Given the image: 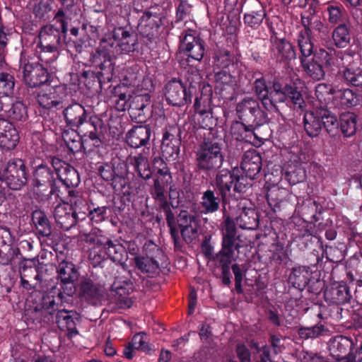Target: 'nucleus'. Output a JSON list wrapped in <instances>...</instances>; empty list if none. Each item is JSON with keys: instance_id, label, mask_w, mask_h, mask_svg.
Here are the masks:
<instances>
[{"instance_id": "f257e3e1", "label": "nucleus", "mask_w": 362, "mask_h": 362, "mask_svg": "<svg viewBox=\"0 0 362 362\" xmlns=\"http://www.w3.org/2000/svg\"><path fill=\"white\" fill-rule=\"evenodd\" d=\"M223 162L221 147L217 142L202 144L196 151V163L199 170L211 172L220 168Z\"/></svg>"}, {"instance_id": "f03ea898", "label": "nucleus", "mask_w": 362, "mask_h": 362, "mask_svg": "<svg viewBox=\"0 0 362 362\" xmlns=\"http://www.w3.org/2000/svg\"><path fill=\"white\" fill-rule=\"evenodd\" d=\"M336 59L332 53L320 49L315 53L312 62L301 58V64L306 74L315 81H320L325 76L324 67H329Z\"/></svg>"}, {"instance_id": "7ed1b4c3", "label": "nucleus", "mask_w": 362, "mask_h": 362, "mask_svg": "<svg viewBox=\"0 0 362 362\" xmlns=\"http://www.w3.org/2000/svg\"><path fill=\"white\" fill-rule=\"evenodd\" d=\"M352 35V29L346 24L341 23V48L350 46L344 52L341 51V62L345 68L360 64V57L357 53L358 47L354 45V39Z\"/></svg>"}, {"instance_id": "20e7f679", "label": "nucleus", "mask_w": 362, "mask_h": 362, "mask_svg": "<svg viewBox=\"0 0 362 362\" xmlns=\"http://www.w3.org/2000/svg\"><path fill=\"white\" fill-rule=\"evenodd\" d=\"M180 49L192 59L199 61L204 54V45L202 40L196 35V32L189 28L180 35Z\"/></svg>"}, {"instance_id": "39448f33", "label": "nucleus", "mask_w": 362, "mask_h": 362, "mask_svg": "<svg viewBox=\"0 0 362 362\" xmlns=\"http://www.w3.org/2000/svg\"><path fill=\"white\" fill-rule=\"evenodd\" d=\"M73 203V201H71ZM82 199L74 202V208L72 204L62 202L54 209L53 216L56 223L63 229L67 230L76 225L77 222L76 207L78 204H83Z\"/></svg>"}, {"instance_id": "423d86ee", "label": "nucleus", "mask_w": 362, "mask_h": 362, "mask_svg": "<svg viewBox=\"0 0 362 362\" xmlns=\"http://www.w3.org/2000/svg\"><path fill=\"white\" fill-rule=\"evenodd\" d=\"M0 178L4 180L8 185L18 189L26 183L25 168L21 160L9 162L4 171L0 174Z\"/></svg>"}, {"instance_id": "0eeeda50", "label": "nucleus", "mask_w": 362, "mask_h": 362, "mask_svg": "<svg viewBox=\"0 0 362 362\" xmlns=\"http://www.w3.org/2000/svg\"><path fill=\"white\" fill-rule=\"evenodd\" d=\"M21 64L23 65V79L30 87H36L47 81L48 73L42 65L26 62L23 59Z\"/></svg>"}, {"instance_id": "6e6552de", "label": "nucleus", "mask_w": 362, "mask_h": 362, "mask_svg": "<svg viewBox=\"0 0 362 362\" xmlns=\"http://www.w3.org/2000/svg\"><path fill=\"white\" fill-rule=\"evenodd\" d=\"M178 226L183 239L191 243L198 237L199 225L197 218L187 211H182L178 215Z\"/></svg>"}, {"instance_id": "1a4fd4ad", "label": "nucleus", "mask_w": 362, "mask_h": 362, "mask_svg": "<svg viewBox=\"0 0 362 362\" xmlns=\"http://www.w3.org/2000/svg\"><path fill=\"white\" fill-rule=\"evenodd\" d=\"M120 53L114 37L113 31L112 36L104 37L100 40L95 53L93 55V62L100 66L103 64V61L110 62L112 57Z\"/></svg>"}, {"instance_id": "9d476101", "label": "nucleus", "mask_w": 362, "mask_h": 362, "mask_svg": "<svg viewBox=\"0 0 362 362\" xmlns=\"http://www.w3.org/2000/svg\"><path fill=\"white\" fill-rule=\"evenodd\" d=\"M152 250L153 252H149L146 256H136L134 257V262L137 268L144 273H154L156 272L159 264L156 259L158 257L162 255L161 250L153 243H149L145 245V250Z\"/></svg>"}, {"instance_id": "9b49d317", "label": "nucleus", "mask_w": 362, "mask_h": 362, "mask_svg": "<svg viewBox=\"0 0 362 362\" xmlns=\"http://www.w3.org/2000/svg\"><path fill=\"white\" fill-rule=\"evenodd\" d=\"M165 98L173 105L182 106L191 100L187 95L186 88L179 81H171L166 86Z\"/></svg>"}, {"instance_id": "f8f14e48", "label": "nucleus", "mask_w": 362, "mask_h": 362, "mask_svg": "<svg viewBox=\"0 0 362 362\" xmlns=\"http://www.w3.org/2000/svg\"><path fill=\"white\" fill-rule=\"evenodd\" d=\"M39 45L44 52L57 50L61 42L59 31L52 25L44 26L39 34Z\"/></svg>"}, {"instance_id": "ddd939ff", "label": "nucleus", "mask_w": 362, "mask_h": 362, "mask_svg": "<svg viewBox=\"0 0 362 362\" xmlns=\"http://www.w3.org/2000/svg\"><path fill=\"white\" fill-rule=\"evenodd\" d=\"M19 140L16 129L6 119H0V147L7 150L13 149Z\"/></svg>"}, {"instance_id": "4468645a", "label": "nucleus", "mask_w": 362, "mask_h": 362, "mask_svg": "<svg viewBox=\"0 0 362 362\" xmlns=\"http://www.w3.org/2000/svg\"><path fill=\"white\" fill-rule=\"evenodd\" d=\"M113 31L120 54L129 53L135 50L137 44V37L135 34L124 28H117Z\"/></svg>"}, {"instance_id": "2eb2a0df", "label": "nucleus", "mask_w": 362, "mask_h": 362, "mask_svg": "<svg viewBox=\"0 0 362 362\" xmlns=\"http://www.w3.org/2000/svg\"><path fill=\"white\" fill-rule=\"evenodd\" d=\"M262 168V158L255 149L248 150L245 152L241 162V168L250 179L259 173Z\"/></svg>"}, {"instance_id": "dca6fc26", "label": "nucleus", "mask_w": 362, "mask_h": 362, "mask_svg": "<svg viewBox=\"0 0 362 362\" xmlns=\"http://www.w3.org/2000/svg\"><path fill=\"white\" fill-rule=\"evenodd\" d=\"M59 87L45 86L37 94V102L41 107L45 109H52L62 103V98L59 92Z\"/></svg>"}, {"instance_id": "f3484780", "label": "nucleus", "mask_w": 362, "mask_h": 362, "mask_svg": "<svg viewBox=\"0 0 362 362\" xmlns=\"http://www.w3.org/2000/svg\"><path fill=\"white\" fill-rule=\"evenodd\" d=\"M80 295L86 300L96 304L103 298L104 289L91 279H84L80 284Z\"/></svg>"}, {"instance_id": "a211bd4d", "label": "nucleus", "mask_w": 362, "mask_h": 362, "mask_svg": "<svg viewBox=\"0 0 362 362\" xmlns=\"http://www.w3.org/2000/svg\"><path fill=\"white\" fill-rule=\"evenodd\" d=\"M350 289L346 282L341 281V319L349 316L352 318L356 313L355 307L358 303L352 298Z\"/></svg>"}, {"instance_id": "6ab92c4d", "label": "nucleus", "mask_w": 362, "mask_h": 362, "mask_svg": "<svg viewBox=\"0 0 362 362\" xmlns=\"http://www.w3.org/2000/svg\"><path fill=\"white\" fill-rule=\"evenodd\" d=\"M63 114L66 124L71 127H78L86 119V111L83 106L78 103L66 107Z\"/></svg>"}, {"instance_id": "aec40b11", "label": "nucleus", "mask_w": 362, "mask_h": 362, "mask_svg": "<svg viewBox=\"0 0 362 362\" xmlns=\"http://www.w3.org/2000/svg\"><path fill=\"white\" fill-rule=\"evenodd\" d=\"M211 88L208 86L204 87L201 95L195 99V111L201 116H205L204 119H211Z\"/></svg>"}, {"instance_id": "412c9836", "label": "nucleus", "mask_w": 362, "mask_h": 362, "mask_svg": "<svg viewBox=\"0 0 362 362\" xmlns=\"http://www.w3.org/2000/svg\"><path fill=\"white\" fill-rule=\"evenodd\" d=\"M135 350H140L147 354H149L153 350L151 346L147 341V337L144 332L136 334L132 341L124 348V355L128 359H132L134 356Z\"/></svg>"}, {"instance_id": "4be33fe9", "label": "nucleus", "mask_w": 362, "mask_h": 362, "mask_svg": "<svg viewBox=\"0 0 362 362\" xmlns=\"http://www.w3.org/2000/svg\"><path fill=\"white\" fill-rule=\"evenodd\" d=\"M237 112L241 119L254 120L260 112L259 103L252 98H246L238 104Z\"/></svg>"}, {"instance_id": "5701e85b", "label": "nucleus", "mask_w": 362, "mask_h": 362, "mask_svg": "<svg viewBox=\"0 0 362 362\" xmlns=\"http://www.w3.org/2000/svg\"><path fill=\"white\" fill-rule=\"evenodd\" d=\"M150 134V129L146 127H135L127 133V143L132 148H139L148 141Z\"/></svg>"}, {"instance_id": "b1692460", "label": "nucleus", "mask_w": 362, "mask_h": 362, "mask_svg": "<svg viewBox=\"0 0 362 362\" xmlns=\"http://www.w3.org/2000/svg\"><path fill=\"white\" fill-rule=\"evenodd\" d=\"M235 175L231 171L223 169L219 171L215 178L214 185L223 197L227 196L233 186Z\"/></svg>"}, {"instance_id": "393cba45", "label": "nucleus", "mask_w": 362, "mask_h": 362, "mask_svg": "<svg viewBox=\"0 0 362 362\" xmlns=\"http://www.w3.org/2000/svg\"><path fill=\"white\" fill-rule=\"evenodd\" d=\"M59 167H54L59 179L67 187L76 186L79 183L77 171L65 163L59 162Z\"/></svg>"}, {"instance_id": "a878e982", "label": "nucleus", "mask_w": 362, "mask_h": 362, "mask_svg": "<svg viewBox=\"0 0 362 362\" xmlns=\"http://www.w3.org/2000/svg\"><path fill=\"white\" fill-rule=\"evenodd\" d=\"M56 322L60 329L67 331V335L69 338H72L78 334L76 328V320L71 315V312L65 310H59L57 313Z\"/></svg>"}, {"instance_id": "bb28decb", "label": "nucleus", "mask_w": 362, "mask_h": 362, "mask_svg": "<svg viewBox=\"0 0 362 362\" xmlns=\"http://www.w3.org/2000/svg\"><path fill=\"white\" fill-rule=\"evenodd\" d=\"M115 291V302L119 308H129L132 305V300L129 295L133 291L131 284L125 282L124 286L113 285Z\"/></svg>"}, {"instance_id": "cd10ccee", "label": "nucleus", "mask_w": 362, "mask_h": 362, "mask_svg": "<svg viewBox=\"0 0 362 362\" xmlns=\"http://www.w3.org/2000/svg\"><path fill=\"white\" fill-rule=\"evenodd\" d=\"M237 224L240 228L247 230H254L258 226L257 214L250 208H243L236 217Z\"/></svg>"}, {"instance_id": "c85d7f7f", "label": "nucleus", "mask_w": 362, "mask_h": 362, "mask_svg": "<svg viewBox=\"0 0 362 362\" xmlns=\"http://www.w3.org/2000/svg\"><path fill=\"white\" fill-rule=\"evenodd\" d=\"M160 23V19L157 15L146 12L140 18L139 28L144 35H153L154 31L158 28Z\"/></svg>"}, {"instance_id": "c756f323", "label": "nucleus", "mask_w": 362, "mask_h": 362, "mask_svg": "<svg viewBox=\"0 0 362 362\" xmlns=\"http://www.w3.org/2000/svg\"><path fill=\"white\" fill-rule=\"evenodd\" d=\"M144 99L147 101V95H137L133 96L131 95L130 91L127 90L121 92L117 96H115L114 102L117 110L124 111L128 106L132 107L133 105L132 103L134 101L143 102Z\"/></svg>"}, {"instance_id": "7c9ffc66", "label": "nucleus", "mask_w": 362, "mask_h": 362, "mask_svg": "<svg viewBox=\"0 0 362 362\" xmlns=\"http://www.w3.org/2000/svg\"><path fill=\"white\" fill-rule=\"evenodd\" d=\"M341 221H342L341 227L343 228V233L346 236L347 244L351 246L354 243L359 242L361 235L356 230V221H351L345 216H341Z\"/></svg>"}, {"instance_id": "2f4dec72", "label": "nucleus", "mask_w": 362, "mask_h": 362, "mask_svg": "<svg viewBox=\"0 0 362 362\" xmlns=\"http://www.w3.org/2000/svg\"><path fill=\"white\" fill-rule=\"evenodd\" d=\"M129 162L137 171L139 175L144 180H148L151 177L148 158L144 155H137L129 158Z\"/></svg>"}, {"instance_id": "473e14b6", "label": "nucleus", "mask_w": 362, "mask_h": 362, "mask_svg": "<svg viewBox=\"0 0 362 362\" xmlns=\"http://www.w3.org/2000/svg\"><path fill=\"white\" fill-rule=\"evenodd\" d=\"M58 274L64 285H72L78 278V272L74 265L67 262H62L59 264Z\"/></svg>"}, {"instance_id": "72a5a7b5", "label": "nucleus", "mask_w": 362, "mask_h": 362, "mask_svg": "<svg viewBox=\"0 0 362 362\" xmlns=\"http://www.w3.org/2000/svg\"><path fill=\"white\" fill-rule=\"evenodd\" d=\"M318 115L321 117L322 123H323L327 132L332 136H337L339 132V122L337 116L327 110H320Z\"/></svg>"}, {"instance_id": "f704fd0d", "label": "nucleus", "mask_w": 362, "mask_h": 362, "mask_svg": "<svg viewBox=\"0 0 362 362\" xmlns=\"http://www.w3.org/2000/svg\"><path fill=\"white\" fill-rule=\"evenodd\" d=\"M170 135L164 134L161 145L162 154L167 159L174 160L177 157L180 148L179 141L177 139H170Z\"/></svg>"}, {"instance_id": "c9c22d12", "label": "nucleus", "mask_w": 362, "mask_h": 362, "mask_svg": "<svg viewBox=\"0 0 362 362\" xmlns=\"http://www.w3.org/2000/svg\"><path fill=\"white\" fill-rule=\"evenodd\" d=\"M356 132V115L353 112L341 113V133L344 137H351Z\"/></svg>"}, {"instance_id": "e433bc0d", "label": "nucleus", "mask_w": 362, "mask_h": 362, "mask_svg": "<svg viewBox=\"0 0 362 362\" xmlns=\"http://www.w3.org/2000/svg\"><path fill=\"white\" fill-rule=\"evenodd\" d=\"M103 248L112 261L121 262L124 260L126 255L125 248L117 241L113 242L107 239Z\"/></svg>"}, {"instance_id": "4c0bfd02", "label": "nucleus", "mask_w": 362, "mask_h": 362, "mask_svg": "<svg viewBox=\"0 0 362 362\" xmlns=\"http://www.w3.org/2000/svg\"><path fill=\"white\" fill-rule=\"evenodd\" d=\"M200 206L204 214L214 213L219 208V199L212 190L208 189L203 193Z\"/></svg>"}, {"instance_id": "58836bf2", "label": "nucleus", "mask_w": 362, "mask_h": 362, "mask_svg": "<svg viewBox=\"0 0 362 362\" xmlns=\"http://www.w3.org/2000/svg\"><path fill=\"white\" fill-rule=\"evenodd\" d=\"M319 116H315L314 112H307L304 116L305 130L312 137L319 134L322 128V119Z\"/></svg>"}, {"instance_id": "ea45409f", "label": "nucleus", "mask_w": 362, "mask_h": 362, "mask_svg": "<svg viewBox=\"0 0 362 362\" xmlns=\"http://www.w3.org/2000/svg\"><path fill=\"white\" fill-rule=\"evenodd\" d=\"M343 78L348 85L359 86L362 85V68L359 64H353L343 71Z\"/></svg>"}, {"instance_id": "a19ab883", "label": "nucleus", "mask_w": 362, "mask_h": 362, "mask_svg": "<svg viewBox=\"0 0 362 362\" xmlns=\"http://www.w3.org/2000/svg\"><path fill=\"white\" fill-rule=\"evenodd\" d=\"M298 44L301 52V58L305 59L310 56L313 52V45L310 40V30L305 27L298 36Z\"/></svg>"}, {"instance_id": "79ce46f5", "label": "nucleus", "mask_w": 362, "mask_h": 362, "mask_svg": "<svg viewBox=\"0 0 362 362\" xmlns=\"http://www.w3.org/2000/svg\"><path fill=\"white\" fill-rule=\"evenodd\" d=\"M236 237L235 225L233 222L228 218L225 221V225L223 228L222 248L233 250Z\"/></svg>"}, {"instance_id": "37998d69", "label": "nucleus", "mask_w": 362, "mask_h": 362, "mask_svg": "<svg viewBox=\"0 0 362 362\" xmlns=\"http://www.w3.org/2000/svg\"><path fill=\"white\" fill-rule=\"evenodd\" d=\"M33 221L41 235L48 236L51 234L49 220L43 211H35L33 214Z\"/></svg>"}, {"instance_id": "c03bdc74", "label": "nucleus", "mask_w": 362, "mask_h": 362, "mask_svg": "<svg viewBox=\"0 0 362 362\" xmlns=\"http://www.w3.org/2000/svg\"><path fill=\"white\" fill-rule=\"evenodd\" d=\"M63 8L58 11L57 18L64 16L65 19H77L81 15L78 6L74 4V0H60Z\"/></svg>"}, {"instance_id": "a18cd8bd", "label": "nucleus", "mask_w": 362, "mask_h": 362, "mask_svg": "<svg viewBox=\"0 0 362 362\" xmlns=\"http://www.w3.org/2000/svg\"><path fill=\"white\" fill-rule=\"evenodd\" d=\"M328 334L329 330L321 324L310 327H302L298 329V335L303 339H315Z\"/></svg>"}, {"instance_id": "49530a36", "label": "nucleus", "mask_w": 362, "mask_h": 362, "mask_svg": "<svg viewBox=\"0 0 362 362\" xmlns=\"http://www.w3.org/2000/svg\"><path fill=\"white\" fill-rule=\"evenodd\" d=\"M4 115L13 120H24L27 117L25 106L21 102L13 103L11 107L6 105V108L4 110Z\"/></svg>"}, {"instance_id": "de8ad7c7", "label": "nucleus", "mask_w": 362, "mask_h": 362, "mask_svg": "<svg viewBox=\"0 0 362 362\" xmlns=\"http://www.w3.org/2000/svg\"><path fill=\"white\" fill-rule=\"evenodd\" d=\"M309 272L305 267H300L293 269L289 275V281L295 287L305 286L308 282Z\"/></svg>"}, {"instance_id": "09e8293b", "label": "nucleus", "mask_w": 362, "mask_h": 362, "mask_svg": "<svg viewBox=\"0 0 362 362\" xmlns=\"http://www.w3.org/2000/svg\"><path fill=\"white\" fill-rule=\"evenodd\" d=\"M360 264L359 259L356 256H351L349 259H347L344 263L346 274V280H344L350 286L354 285V273L357 274L358 267ZM341 264H344L343 259H341Z\"/></svg>"}, {"instance_id": "8fccbe9b", "label": "nucleus", "mask_w": 362, "mask_h": 362, "mask_svg": "<svg viewBox=\"0 0 362 362\" xmlns=\"http://www.w3.org/2000/svg\"><path fill=\"white\" fill-rule=\"evenodd\" d=\"M355 344L351 338L341 334V357L349 361H357L356 355H354Z\"/></svg>"}, {"instance_id": "3c124183", "label": "nucleus", "mask_w": 362, "mask_h": 362, "mask_svg": "<svg viewBox=\"0 0 362 362\" xmlns=\"http://www.w3.org/2000/svg\"><path fill=\"white\" fill-rule=\"evenodd\" d=\"M14 78L8 73H0V96L9 97L14 88Z\"/></svg>"}, {"instance_id": "603ef678", "label": "nucleus", "mask_w": 362, "mask_h": 362, "mask_svg": "<svg viewBox=\"0 0 362 362\" xmlns=\"http://www.w3.org/2000/svg\"><path fill=\"white\" fill-rule=\"evenodd\" d=\"M34 176L35 185L37 187L46 185L47 184H52V173L51 170L46 167L40 166L37 168L35 170Z\"/></svg>"}, {"instance_id": "864d4df0", "label": "nucleus", "mask_w": 362, "mask_h": 362, "mask_svg": "<svg viewBox=\"0 0 362 362\" xmlns=\"http://www.w3.org/2000/svg\"><path fill=\"white\" fill-rule=\"evenodd\" d=\"M360 95L351 89L341 90V107H352L359 102Z\"/></svg>"}, {"instance_id": "5fc2aeb1", "label": "nucleus", "mask_w": 362, "mask_h": 362, "mask_svg": "<svg viewBox=\"0 0 362 362\" xmlns=\"http://www.w3.org/2000/svg\"><path fill=\"white\" fill-rule=\"evenodd\" d=\"M276 49L281 59H291L295 58V50L291 44L287 41H279L276 44Z\"/></svg>"}, {"instance_id": "6e6d98bb", "label": "nucleus", "mask_w": 362, "mask_h": 362, "mask_svg": "<svg viewBox=\"0 0 362 362\" xmlns=\"http://www.w3.org/2000/svg\"><path fill=\"white\" fill-rule=\"evenodd\" d=\"M265 16L266 13L264 9L257 11H252L245 15L244 21L246 25L251 28H258Z\"/></svg>"}, {"instance_id": "4d7b16f0", "label": "nucleus", "mask_w": 362, "mask_h": 362, "mask_svg": "<svg viewBox=\"0 0 362 362\" xmlns=\"http://www.w3.org/2000/svg\"><path fill=\"white\" fill-rule=\"evenodd\" d=\"M141 77L139 73V68L137 66L127 67L124 72L123 84L124 86H134L137 84V81Z\"/></svg>"}, {"instance_id": "13d9d810", "label": "nucleus", "mask_w": 362, "mask_h": 362, "mask_svg": "<svg viewBox=\"0 0 362 362\" xmlns=\"http://www.w3.org/2000/svg\"><path fill=\"white\" fill-rule=\"evenodd\" d=\"M80 239L82 241H84L90 245H94L103 247L107 238L102 235L99 233H97L95 231H91L89 233L81 234Z\"/></svg>"}, {"instance_id": "bf43d9fd", "label": "nucleus", "mask_w": 362, "mask_h": 362, "mask_svg": "<svg viewBox=\"0 0 362 362\" xmlns=\"http://www.w3.org/2000/svg\"><path fill=\"white\" fill-rule=\"evenodd\" d=\"M216 65L220 68H227L233 63V57L226 49H220L215 55Z\"/></svg>"}, {"instance_id": "052dcab7", "label": "nucleus", "mask_w": 362, "mask_h": 362, "mask_svg": "<svg viewBox=\"0 0 362 362\" xmlns=\"http://www.w3.org/2000/svg\"><path fill=\"white\" fill-rule=\"evenodd\" d=\"M270 96L276 103H284L288 98V91L286 90V86H282L279 82H274Z\"/></svg>"}, {"instance_id": "680f3d73", "label": "nucleus", "mask_w": 362, "mask_h": 362, "mask_svg": "<svg viewBox=\"0 0 362 362\" xmlns=\"http://www.w3.org/2000/svg\"><path fill=\"white\" fill-rule=\"evenodd\" d=\"M233 256V250L222 248L219 254V261L222 264L223 270H228V265Z\"/></svg>"}, {"instance_id": "e2e57ef3", "label": "nucleus", "mask_w": 362, "mask_h": 362, "mask_svg": "<svg viewBox=\"0 0 362 362\" xmlns=\"http://www.w3.org/2000/svg\"><path fill=\"white\" fill-rule=\"evenodd\" d=\"M286 179L291 185H296L301 182L305 177V172L301 168H297L293 171H288L286 173Z\"/></svg>"}, {"instance_id": "0e129e2a", "label": "nucleus", "mask_w": 362, "mask_h": 362, "mask_svg": "<svg viewBox=\"0 0 362 362\" xmlns=\"http://www.w3.org/2000/svg\"><path fill=\"white\" fill-rule=\"evenodd\" d=\"M254 90L258 98L266 96L270 93L265 80L263 78H257L255 81Z\"/></svg>"}, {"instance_id": "69168bd1", "label": "nucleus", "mask_w": 362, "mask_h": 362, "mask_svg": "<svg viewBox=\"0 0 362 362\" xmlns=\"http://www.w3.org/2000/svg\"><path fill=\"white\" fill-rule=\"evenodd\" d=\"M216 82L218 86L233 85L235 82L230 74L225 71H219L215 75Z\"/></svg>"}, {"instance_id": "338daca9", "label": "nucleus", "mask_w": 362, "mask_h": 362, "mask_svg": "<svg viewBox=\"0 0 362 362\" xmlns=\"http://www.w3.org/2000/svg\"><path fill=\"white\" fill-rule=\"evenodd\" d=\"M153 168L160 175L165 176L169 174V169L164 160L160 157H156L153 159Z\"/></svg>"}, {"instance_id": "774afa93", "label": "nucleus", "mask_w": 362, "mask_h": 362, "mask_svg": "<svg viewBox=\"0 0 362 362\" xmlns=\"http://www.w3.org/2000/svg\"><path fill=\"white\" fill-rule=\"evenodd\" d=\"M286 90L288 91V98H289L295 105L301 107L303 100L300 93L292 86L287 85L286 86Z\"/></svg>"}]
</instances>
